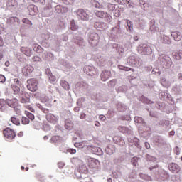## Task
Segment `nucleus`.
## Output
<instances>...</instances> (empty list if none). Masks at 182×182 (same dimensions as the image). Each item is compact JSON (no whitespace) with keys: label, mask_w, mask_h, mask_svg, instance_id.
I'll list each match as a JSON object with an SVG mask.
<instances>
[{"label":"nucleus","mask_w":182,"mask_h":182,"mask_svg":"<svg viewBox=\"0 0 182 182\" xmlns=\"http://www.w3.org/2000/svg\"><path fill=\"white\" fill-rule=\"evenodd\" d=\"M38 85H39V82H38V80L35 78H30L27 80L26 87L30 92H36V90L39 89Z\"/></svg>","instance_id":"f257e3e1"},{"label":"nucleus","mask_w":182,"mask_h":182,"mask_svg":"<svg viewBox=\"0 0 182 182\" xmlns=\"http://www.w3.org/2000/svg\"><path fill=\"white\" fill-rule=\"evenodd\" d=\"M87 166L91 170H97L100 166V161L95 158H90L87 160Z\"/></svg>","instance_id":"f03ea898"},{"label":"nucleus","mask_w":182,"mask_h":182,"mask_svg":"<svg viewBox=\"0 0 182 182\" xmlns=\"http://www.w3.org/2000/svg\"><path fill=\"white\" fill-rule=\"evenodd\" d=\"M88 42L92 46H96L99 43V35L96 33H92L90 35Z\"/></svg>","instance_id":"7ed1b4c3"},{"label":"nucleus","mask_w":182,"mask_h":182,"mask_svg":"<svg viewBox=\"0 0 182 182\" xmlns=\"http://www.w3.org/2000/svg\"><path fill=\"white\" fill-rule=\"evenodd\" d=\"M168 170L173 173V174H178L181 171V168L176 163H171L168 166Z\"/></svg>","instance_id":"20e7f679"},{"label":"nucleus","mask_w":182,"mask_h":182,"mask_svg":"<svg viewBox=\"0 0 182 182\" xmlns=\"http://www.w3.org/2000/svg\"><path fill=\"white\" fill-rule=\"evenodd\" d=\"M3 133L5 137H6L7 139H9L10 140H12V139H15L16 136V134L15 133L14 129L11 128H6L4 130Z\"/></svg>","instance_id":"39448f33"},{"label":"nucleus","mask_w":182,"mask_h":182,"mask_svg":"<svg viewBox=\"0 0 182 182\" xmlns=\"http://www.w3.org/2000/svg\"><path fill=\"white\" fill-rule=\"evenodd\" d=\"M77 15L80 18V19H82V21H89V15L86 11L83 9H78L76 11Z\"/></svg>","instance_id":"423d86ee"},{"label":"nucleus","mask_w":182,"mask_h":182,"mask_svg":"<svg viewBox=\"0 0 182 182\" xmlns=\"http://www.w3.org/2000/svg\"><path fill=\"white\" fill-rule=\"evenodd\" d=\"M34 68L32 65H27L24 66L23 69V75L24 76H31L32 75V72H33Z\"/></svg>","instance_id":"0eeeda50"},{"label":"nucleus","mask_w":182,"mask_h":182,"mask_svg":"<svg viewBox=\"0 0 182 182\" xmlns=\"http://www.w3.org/2000/svg\"><path fill=\"white\" fill-rule=\"evenodd\" d=\"M6 102L8 106H9V107H16V106H18L19 103L18 99L16 98L7 99L6 100Z\"/></svg>","instance_id":"6e6552de"},{"label":"nucleus","mask_w":182,"mask_h":182,"mask_svg":"<svg viewBox=\"0 0 182 182\" xmlns=\"http://www.w3.org/2000/svg\"><path fill=\"white\" fill-rule=\"evenodd\" d=\"M46 119L49 123H52L53 124H56V123H58V117L52 114H47Z\"/></svg>","instance_id":"1a4fd4ad"},{"label":"nucleus","mask_w":182,"mask_h":182,"mask_svg":"<svg viewBox=\"0 0 182 182\" xmlns=\"http://www.w3.org/2000/svg\"><path fill=\"white\" fill-rule=\"evenodd\" d=\"M171 35L172 38H173L174 41H176V42L181 41L182 35L179 31H173Z\"/></svg>","instance_id":"9d476101"},{"label":"nucleus","mask_w":182,"mask_h":182,"mask_svg":"<svg viewBox=\"0 0 182 182\" xmlns=\"http://www.w3.org/2000/svg\"><path fill=\"white\" fill-rule=\"evenodd\" d=\"M28 9L29 11V15H36L38 12V7L33 4H31L28 6Z\"/></svg>","instance_id":"9b49d317"},{"label":"nucleus","mask_w":182,"mask_h":182,"mask_svg":"<svg viewBox=\"0 0 182 182\" xmlns=\"http://www.w3.org/2000/svg\"><path fill=\"white\" fill-rule=\"evenodd\" d=\"M127 63L131 66H136L137 65V60L136 59V56L131 55L127 58Z\"/></svg>","instance_id":"f8f14e48"},{"label":"nucleus","mask_w":182,"mask_h":182,"mask_svg":"<svg viewBox=\"0 0 182 182\" xmlns=\"http://www.w3.org/2000/svg\"><path fill=\"white\" fill-rule=\"evenodd\" d=\"M55 9L57 14H63L64 12H68V8L63 7L60 5L55 6Z\"/></svg>","instance_id":"ddd939ff"},{"label":"nucleus","mask_w":182,"mask_h":182,"mask_svg":"<svg viewBox=\"0 0 182 182\" xmlns=\"http://www.w3.org/2000/svg\"><path fill=\"white\" fill-rule=\"evenodd\" d=\"M51 141L52 143H54V144H59V143L63 141V139L61 136L55 135L51 137Z\"/></svg>","instance_id":"4468645a"},{"label":"nucleus","mask_w":182,"mask_h":182,"mask_svg":"<svg viewBox=\"0 0 182 182\" xmlns=\"http://www.w3.org/2000/svg\"><path fill=\"white\" fill-rule=\"evenodd\" d=\"M109 77H110V73L107 71H103L101 73V80H102V82H106Z\"/></svg>","instance_id":"2eb2a0df"},{"label":"nucleus","mask_w":182,"mask_h":182,"mask_svg":"<svg viewBox=\"0 0 182 182\" xmlns=\"http://www.w3.org/2000/svg\"><path fill=\"white\" fill-rule=\"evenodd\" d=\"M173 58L176 60H180L182 59V51H176L172 53Z\"/></svg>","instance_id":"dca6fc26"},{"label":"nucleus","mask_w":182,"mask_h":182,"mask_svg":"<svg viewBox=\"0 0 182 182\" xmlns=\"http://www.w3.org/2000/svg\"><path fill=\"white\" fill-rule=\"evenodd\" d=\"M21 51L26 55V56H31L32 55V52L31 51V49L25 47L21 48Z\"/></svg>","instance_id":"f3484780"},{"label":"nucleus","mask_w":182,"mask_h":182,"mask_svg":"<svg viewBox=\"0 0 182 182\" xmlns=\"http://www.w3.org/2000/svg\"><path fill=\"white\" fill-rule=\"evenodd\" d=\"M65 127L67 130H72L73 129V122L69 119L65 120Z\"/></svg>","instance_id":"a211bd4d"},{"label":"nucleus","mask_w":182,"mask_h":182,"mask_svg":"<svg viewBox=\"0 0 182 182\" xmlns=\"http://www.w3.org/2000/svg\"><path fill=\"white\" fill-rule=\"evenodd\" d=\"M74 146L75 147H77L78 149H83V147L87 146V141H83L82 142H76Z\"/></svg>","instance_id":"6ab92c4d"},{"label":"nucleus","mask_w":182,"mask_h":182,"mask_svg":"<svg viewBox=\"0 0 182 182\" xmlns=\"http://www.w3.org/2000/svg\"><path fill=\"white\" fill-rule=\"evenodd\" d=\"M33 49L37 53H42V52H43V48H42L38 44H34L33 46Z\"/></svg>","instance_id":"aec40b11"},{"label":"nucleus","mask_w":182,"mask_h":182,"mask_svg":"<svg viewBox=\"0 0 182 182\" xmlns=\"http://www.w3.org/2000/svg\"><path fill=\"white\" fill-rule=\"evenodd\" d=\"M60 86H62V87H63V89H65V90H69V89H70L69 82H68L66 80H61Z\"/></svg>","instance_id":"412c9836"},{"label":"nucleus","mask_w":182,"mask_h":182,"mask_svg":"<svg viewBox=\"0 0 182 182\" xmlns=\"http://www.w3.org/2000/svg\"><path fill=\"white\" fill-rule=\"evenodd\" d=\"M7 5L10 8H16V6H18V1H16V0H9Z\"/></svg>","instance_id":"4be33fe9"},{"label":"nucleus","mask_w":182,"mask_h":182,"mask_svg":"<svg viewBox=\"0 0 182 182\" xmlns=\"http://www.w3.org/2000/svg\"><path fill=\"white\" fill-rule=\"evenodd\" d=\"M6 100H0V110L4 111L6 109Z\"/></svg>","instance_id":"5701e85b"},{"label":"nucleus","mask_w":182,"mask_h":182,"mask_svg":"<svg viewBox=\"0 0 182 182\" xmlns=\"http://www.w3.org/2000/svg\"><path fill=\"white\" fill-rule=\"evenodd\" d=\"M78 170L80 173H87V167L85 164L80 165Z\"/></svg>","instance_id":"b1692460"},{"label":"nucleus","mask_w":182,"mask_h":182,"mask_svg":"<svg viewBox=\"0 0 182 182\" xmlns=\"http://www.w3.org/2000/svg\"><path fill=\"white\" fill-rule=\"evenodd\" d=\"M103 25H106L105 23H100V22H95V28L96 29H105V27Z\"/></svg>","instance_id":"393cba45"},{"label":"nucleus","mask_w":182,"mask_h":182,"mask_svg":"<svg viewBox=\"0 0 182 182\" xmlns=\"http://www.w3.org/2000/svg\"><path fill=\"white\" fill-rule=\"evenodd\" d=\"M104 18L105 22H107V23H110V22H112L113 18L112 17V16H110V14H107V12L106 13L105 16H104Z\"/></svg>","instance_id":"a878e982"},{"label":"nucleus","mask_w":182,"mask_h":182,"mask_svg":"<svg viewBox=\"0 0 182 182\" xmlns=\"http://www.w3.org/2000/svg\"><path fill=\"white\" fill-rule=\"evenodd\" d=\"M11 120L14 124H16V126H19L21 124V122L19 121V119H18L15 117H12L11 118Z\"/></svg>","instance_id":"bb28decb"},{"label":"nucleus","mask_w":182,"mask_h":182,"mask_svg":"<svg viewBox=\"0 0 182 182\" xmlns=\"http://www.w3.org/2000/svg\"><path fill=\"white\" fill-rule=\"evenodd\" d=\"M107 12L105 11H96L95 15L97 16V18H105V16L106 15Z\"/></svg>","instance_id":"cd10ccee"},{"label":"nucleus","mask_w":182,"mask_h":182,"mask_svg":"<svg viewBox=\"0 0 182 182\" xmlns=\"http://www.w3.org/2000/svg\"><path fill=\"white\" fill-rule=\"evenodd\" d=\"M25 114L27 116V117H28V119L31 121L35 120V115H33V114L26 111L25 112Z\"/></svg>","instance_id":"c85d7f7f"},{"label":"nucleus","mask_w":182,"mask_h":182,"mask_svg":"<svg viewBox=\"0 0 182 182\" xmlns=\"http://www.w3.org/2000/svg\"><path fill=\"white\" fill-rule=\"evenodd\" d=\"M71 31H77V26H76V23H75V20L71 21Z\"/></svg>","instance_id":"c756f323"},{"label":"nucleus","mask_w":182,"mask_h":182,"mask_svg":"<svg viewBox=\"0 0 182 182\" xmlns=\"http://www.w3.org/2000/svg\"><path fill=\"white\" fill-rule=\"evenodd\" d=\"M127 29H129V31L132 32L133 31V24H132V21L129 20H127Z\"/></svg>","instance_id":"7c9ffc66"},{"label":"nucleus","mask_w":182,"mask_h":182,"mask_svg":"<svg viewBox=\"0 0 182 182\" xmlns=\"http://www.w3.org/2000/svg\"><path fill=\"white\" fill-rule=\"evenodd\" d=\"M163 42L164 43H167L168 45L171 43V41H170V38L167 36H164L163 37Z\"/></svg>","instance_id":"2f4dec72"},{"label":"nucleus","mask_w":182,"mask_h":182,"mask_svg":"<svg viewBox=\"0 0 182 182\" xmlns=\"http://www.w3.org/2000/svg\"><path fill=\"white\" fill-rule=\"evenodd\" d=\"M150 50H151V48H150V47L146 46H144V50H143V54L144 55H147V53H149V52H150Z\"/></svg>","instance_id":"473e14b6"},{"label":"nucleus","mask_w":182,"mask_h":182,"mask_svg":"<svg viewBox=\"0 0 182 182\" xmlns=\"http://www.w3.org/2000/svg\"><path fill=\"white\" fill-rule=\"evenodd\" d=\"M29 119H28L26 117H22L21 118V123L22 124H29Z\"/></svg>","instance_id":"72a5a7b5"},{"label":"nucleus","mask_w":182,"mask_h":182,"mask_svg":"<svg viewBox=\"0 0 182 182\" xmlns=\"http://www.w3.org/2000/svg\"><path fill=\"white\" fill-rule=\"evenodd\" d=\"M12 90H14V93L16 95L21 92V88L16 85H12Z\"/></svg>","instance_id":"f704fd0d"},{"label":"nucleus","mask_w":182,"mask_h":182,"mask_svg":"<svg viewBox=\"0 0 182 182\" xmlns=\"http://www.w3.org/2000/svg\"><path fill=\"white\" fill-rule=\"evenodd\" d=\"M118 130H119V132H122V133H124L125 132H129V128L126 127H119Z\"/></svg>","instance_id":"c9c22d12"},{"label":"nucleus","mask_w":182,"mask_h":182,"mask_svg":"<svg viewBox=\"0 0 182 182\" xmlns=\"http://www.w3.org/2000/svg\"><path fill=\"white\" fill-rule=\"evenodd\" d=\"M75 43H77V45H79V46H83V43H84L83 39L80 38V40H77L75 41Z\"/></svg>","instance_id":"e433bc0d"},{"label":"nucleus","mask_w":182,"mask_h":182,"mask_svg":"<svg viewBox=\"0 0 182 182\" xmlns=\"http://www.w3.org/2000/svg\"><path fill=\"white\" fill-rule=\"evenodd\" d=\"M23 23H26V25H32V22H31V21H29V19L28 18H23L22 20Z\"/></svg>","instance_id":"4c0bfd02"},{"label":"nucleus","mask_w":182,"mask_h":182,"mask_svg":"<svg viewBox=\"0 0 182 182\" xmlns=\"http://www.w3.org/2000/svg\"><path fill=\"white\" fill-rule=\"evenodd\" d=\"M33 60V62H42V60L38 56H34Z\"/></svg>","instance_id":"58836bf2"},{"label":"nucleus","mask_w":182,"mask_h":182,"mask_svg":"<svg viewBox=\"0 0 182 182\" xmlns=\"http://www.w3.org/2000/svg\"><path fill=\"white\" fill-rule=\"evenodd\" d=\"M135 146H140V140L137 138L134 139Z\"/></svg>","instance_id":"ea45409f"},{"label":"nucleus","mask_w":182,"mask_h":182,"mask_svg":"<svg viewBox=\"0 0 182 182\" xmlns=\"http://www.w3.org/2000/svg\"><path fill=\"white\" fill-rule=\"evenodd\" d=\"M26 109H28V110H30V112H32V113H35V109L31 105H26Z\"/></svg>","instance_id":"a19ab883"},{"label":"nucleus","mask_w":182,"mask_h":182,"mask_svg":"<svg viewBox=\"0 0 182 182\" xmlns=\"http://www.w3.org/2000/svg\"><path fill=\"white\" fill-rule=\"evenodd\" d=\"M33 2H40V4H41V5H45V4L46 3V0H32Z\"/></svg>","instance_id":"79ce46f5"},{"label":"nucleus","mask_w":182,"mask_h":182,"mask_svg":"<svg viewBox=\"0 0 182 182\" xmlns=\"http://www.w3.org/2000/svg\"><path fill=\"white\" fill-rule=\"evenodd\" d=\"M5 80H6V79L4 75H0V83H4Z\"/></svg>","instance_id":"37998d69"},{"label":"nucleus","mask_w":182,"mask_h":182,"mask_svg":"<svg viewBox=\"0 0 182 182\" xmlns=\"http://www.w3.org/2000/svg\"><path fill=\"white\" fill-rule=\"evenodd\" d=\"M124 70L125 72H129L130 70H132V72H134V69L126 66L124 68Z\"/></svg>","instance_id":"c03bdc74"},{"label":"nucleus","mask_w":182,"mask_h":182,"mask_svg":"<svg viewBox=\"0 0 182 182\" xmlns=\"http://www.w3.org/2000/svg\"><path fill=\"white\" fill-rule=\"evenodd\" d=\"M174 153L178 156V154H180V148H178V146H176L174 149Z\"/></svg>","instance_id":"a18cd8bd"},{"label":"nucleus","mask_w":182,"mask_h":182,"mask_svg":"<svg viewBox=\"0 0 182 182\" xmlns=\"http://www.w3.org/2000/svg\"><path fill=\"white\" fill-rule=\"evenodd\" d=\"M68 153H70V154H75L76 153V149H69L68 150Z\"/></svg>","instance_id":"49530a36"},{"label":"nucleus","mask_w":182,"mask_h":182,"mask_svg":"<svg viewBox=\"0 0 182 182\" xmlns=\"http://www.w3.org/2000/svg\"><path fill=\"white\" fill-rule=\"evenodd\" d=\"M46 75H48V76L52 75V71H51L50 69H49V68H47V69L46 70Z\"/></svg>","instance_id":"de8ad7c7"},{"label":"nucleus","mask_w":182,"mask_h":182,"mask_svg":"<svg viewBox=\"0 0 182 182\" xmlns=\"http://www.w3.org/2000/svg\"><path fill=\"white\" fill-rule=\"evenodd\" d=\"M106 153H107V154H113V151H110V148L107 147L105 149Z\"/></svg>","instance_id":"09e8293b"},{"label":"nucleus","mask_w":182,"mask_h":182,"mask_svg":"<svg viewBox=\"0 0 182 182\" xmlns=\"http://www.w3.org/2000/svg\"><path fill=\"white\" fill-rule=\"evenodd\" d=\"M119 28H120V26L114 27V28H112V32L116 31L117 33H119Z\"/></svg>","instance_id":"8fccbe9b"},{"label":"nucleus","mask_w":182,"mask_h":182,"mask_svg":"<svg viewBox=\"0 0 182 182\" xmlns=\"http://www.w3.org/2000/svg\"><path fill=\"white\" fill-rule=\"evenodd\" d=\"M49 79H50V80H51V82H55V80H56V77L51 75H50Z\"/></svg>","instance_id":"3c124183"},{"label":"nucleus","mask_w":182,"mask_h":182,"mask_svg":"<svg viewBox=\"0 0 182 182\" xmlns=\"http://www.w3.org/2000/svg\"><path fill=\"white\" fill-rule=\"evenodd\" d=\"M58 166L59 168H63V167H65V164L60 162L58 164Z\"/></svg>","instance_id":"603ef678"},{"label":"nucleus","mask_w":182,"mask_h":182,"mask_svg":"<svg viewBox=\"0 0 182 182\" xmlns=\"http://www.w3.org/2000/svg\"><path fill=\"white\" fill-rule=\"evenodd\" d=\"M99 119H100V120H102V122H105V120H106V117H105V116H103V115H100V116L99 117Z\"/></svg>","instance_id":"864d4df0"},{"label":"nucleus","mask_w":182,"mask_h":182,"mask_svg":"<svg viewBox=\"0 0 182 182\" xmlns=\"http://www.w3.org/2000/svg\"><path fill=\"white\" fill-rule=\"evenodd\" d=\"M124 68H125V66H124V65H118V68H119L120 70H124Z\"/></svg>","instance_id":"5fc2aeb1"},{"label":"nucleus","mask_w":182,"mask_h":182,"mask_svg":"<svg viewBox=\"0 0 182 182\" xmlns=\"http://www.w3.org/2000/svg\"><path fill=\"white\" fill-rule=\"evenodd\" d=\"M4 46V40L2 39V37L0 36V47Z\"/></svg>","instance_id":"6e6d98bb"},{"label":"nucleus","mask_w":182,"mask_h":182,"mask_svg":"<svg viewBox=\"0 0 182 182\" xmlns=\"http://www.w3.org/2000/svg\"><path fill=\"white\" fill-rule=\"evenodd\" d=\"M146 149H150V144L149 142H145Z\"/></svg>","instance_id":"4d7b16f0"},{"label":"nucleus","mask_w":182,"mask_h":182,"mask_svg":"<svg viewBox=\"0 0 182 182\" xmlns=\"http://www.w3.org/2000/svg\"><path fill=\"white\" fill-rule=\"evenodd\" d=\"M42 112H43V113H49V109L43 108Z\"/></svg>","instance_id":"13d9d810"},{"label":"nucleus","mask_w":182,"mask_h":182,"mask_svg":"<svg viewBox=\"0 0 182 182\" xmlns=\"http://www.w3.org/2000/svg\"><path fill=\"white\" fill-rule=\"evenodd\" d=\"M94 4H95V8L99 7V5H100L99 2L96 1H94Z\"/></svg>","instance_id":"bf43d9fd"},{"label":"nucleus","mask_w":182,"mask_h":182,"mask_svg":"<svg viewBox=\"0 0 182 182\" xmlns=\"http://www.w3.org/2000/svg\"><path fill=\"white\" fill-rule=\"evenodd\" d=\"M86 117V114H81L80 115V119H83Z\"/></svg>","instance_id":"052dcab7"},{"label":"nucleus","mask_w":182,"mask_h":182,"mask_svg":"<svg viewBox=\"0 0 182 182\" xmlns=\"http://www.w3.org/2000/svg\"><path fill=\"white\" fill-rule=\"evenodd\" d=\"M174 134H176V132H174V131H171L169 133V136H174Z\"/></svg>","instance_id":"680f3d73"},{"label":"nucleus","mask_w":182,"mask_h":182,"mask_svg":"<svg viewBox=\"0 0 182 182\" xmlns=\"http://www.w3.org/2000/svg\"><path fill=\"white\" fill-rule=\"evenodd\" d=\"M21 103H26V99H25V98H21Z\"/></svg>","instance_id":"e2e57ef3"},{"label":"nucleus","mask_w":182,"mask_h":182,"mask_svg":"<svg viewBox=\"0 0 182 182\" xmlns=\"http://www.w3.org/2000/svg\"><path fill=\"white\" fill-rule=\"evenodd\" d=\"M37 107H39L41 109V110H43V107H42V105L41 104H38Z\"/></svg>","instance_id":"0e129e2a"},{"label":"nucleus","mask_w":182,"mask_h":182,"mask_svg":"<svg viewBox=\"0 0 182 182\" xmlns=\"http://www.w3.org/2000/svg\"><path fill=\"white\" fill-rule=\"evenodd\" d=\"M95 126H96L97 127H99L100 126V123L99 122H96L95 124Z\"/></svg>","instance_id":"69168bd1"},{"label":"nucleus","mask_w":182,"mask_h":182,"mask_svg":"<svg viewBox=\"0 0 182 182\" xmlns=\"http://www.w3.org/2000/svg\"><path fill=\"white\" fill-rule=\"evenodd\" d=\"M178 80H182V74L181 73L178 74Z\"/></svg>","instance_id":"338daca9"},{"label":"nucleus","mask_w":182,"mask_h":182,"mask_svg":"<svg viewBox=\"0 0 182 182\" xmlns=\"http://www.w3.org/2000/svg\"><path fill=\"white\" fill-rule=\"evenodd\" d=\"M107 182H113V179H112V178H108V179H107Z\"/></svg>","instance_id":"774afa93"}]
</instances>
